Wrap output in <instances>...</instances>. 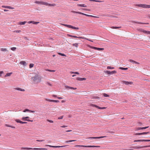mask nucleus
I'll return each instance as SVG.
<instances>
[{
    "mask_svg": "<svg viewBox=\"0 0 150 150\" xmlns=\"http://www.w3.org/2000/svg\"><path fill=\"white\" fill-rule=\"evenodd\" d=\"M14 89L15 90L20 91H25L24 89H22L20 88H14Z\"/></svg>",
    "mask_w": 150,
    "mask_h": 150,
    "instance_id": "f3484780",
    "label": "nucleus"
},
{
    "mask_svg": "<svg viewBox=\"0 0 150 150\" xmlns=\"http://www.w3.org/2000/svg\"><path fill=\"white\" fill-rule=\"evenodd\" d=\"M149 133V132H144L142 133H136L135 134V135H143V134H147Z\"/></svg>",
    "mask_w": 150,
    "mask_h": 150,
    "instance_id": "9d476101",
    "label": "nucleus"
},
{
    "mask_svg": "<svg viewBox=\"0 0 150 150\" xmlns=\"http://www.w3.org/2000/svg\"><path fill=\"white\" fill-rule=\"evenodd\" d=\"M103 95L105 97H108L109 96L107 94L105 93H103Z\"/></svg>",
    "mask_w": 150,
    "mask_h": 150,
    "instance_id": "2f4dec72",
    "label": "nucleus"
},
{
    "mask_svg": "<svg viewBox=\"0 0 150 150\" xmlns=\"http://www.w3.org/2000/svg\"><path fill=\"white\" fill-rule=\"evenodd\" d=\"M104 50L103 48H98L97 50Z\"/></svg>",
    "mask_w": 150,
    "mask_h": 150,
    "instance_id": "58836bf2",
    "label": "nucleus"
},
{
    "mask_svg": "<svg viewBox=\"0 0 150 150\" xmlns=\"http://www.w3.org/2000/svg\"><path fill=\"white\" fill-rule=\"evenodd\" d=\"M21 149H27L30 150L33 149V150H47V149L46 148H25V147H22Z\"/></svg>",
    "mask_w": 150,
    "mask_h": 150,
    "instance_id": "7ed1b4c3",
    "label": "nucleus"
},
{
    "mask_svg": "<svg viewBox=\"0 0 150 150\" xmlns=\"http://www.w3.org/2000/svg\"><path fill=\"white\" fill-rule=\"evenodd\" d=\"M141 30L142 32H144V33H148V34H149V31L145 30H143L142 29H141Z\"/></svg>",
    "mask_w": 150,
    "mask_h": 150,
    "instance_id": "aec40b11",
    "label": "nucleus"
},
{
    "mask_svg": "<svg viewBox=\"0 0 150 150\" xmlns=\"http://www.w3.org/2000/svg\"><path fill=\"white\" fill-rule=\"evenodd\" d=\"M29 112L31 113H34L35 112V111L30 110Z\"/></svg>",
    "mask_w": 150,
    "mask_h": 150,
    "instance_id": "052dcab7",
    "label": "nucleus"
},
{
    "mask_svg": "<svg viewBox=\"0 0 150 150\" xmlns=\"http://www.w3.org/2000/svg\"><path fill=\"white\" fill-rule=\"evenodd\" d=\"M77 5L78 6H80V7H86V5L85 4H78Z\"/></svg>",
    "mask_w": 150,
    "mask_h": 150,
    "instance_id": "4be33fe9",
    "label": "nucleus"
},
{
    "mask_svg": "<svg viewBox=\"0 0 150 150\" xmlns=\"http://www.w3.org/2000/svg\"><path fill=\"white\" fill-rule=\"evenodd\" d=\"M32 79H33L34 82H36L37 81V83H38L41 81V77L38 75H36L34 77H32Z\"/></svg>",
    "mask_w": 150,
    "mask_h": 150,
    "instance_id": "f03ea898",
    "label": "nucleus"
},
{
    "mask_svg": "<svg viewBox=\"0 0 150 150\" xmlns=\"http://www.w3.org/2000/svg\"><path fill=\"white\" fill-rule=\"evenodd\" d=\"M36 141H38V142H43L44 141V140H36Z\"/></svg>",
    "mask_w": 150,
    "mask_h": 150,
    "instance_id": "6e6d98bb",
    "label": "nucleus"
},
{
    "mask_svg": "<svg viewBox=\"0 0 150 150\" xmlns=\"http://www.w3.org/2000/svg\"><path fill=\"white\" fill-rule=\"evenodd\" d=\"M90 47L91 48H92V49H94L95 50H97L98 47H92V46H90Z\"/></svg>",
    "mask_w": 150,
    "mask_h": 150,
    "instance_id": "f704fd0d",
    "label": "nucleus"
},
{
    "mask_svg": "<svg viewBox=\"0 0 150 150\" xmlns=\"http://www.w3.org/2000/svg\"><path fill=\"white\" fill-rule=\"evenodd\" d=\"M21 31L20 30H16V31H14V32H16V33H19V32H20Z\"/></svg>",
    "mask_w": 150,
    "mask_h": 150,
    "instance_id": "4d7b16f0",
    "label": "nucleus"
},
{
    "mask_svg": "<svg viewBox=\"0 0 150 150\" xmlns=\"http://www.w3.org/2000/svg\"><path fill=\"white\" fill-rule=\"evenodd\" d=\"M140 129H142V127H137L136 128V130H140Z\"/></svg>",
    "mask_w": 150,
    "mask_h": 150,
    "instance_id": "79ce46f5",
    "label": "nucleus"
},
{
    "mask_svg": "<svg viewBox=\"0 0 150 150\" xmlns=\"http://www.w3.org/2000/svg\"><path fill=\"white\" fill-rule=\"evenodd\" d=\"M91 105L92 106H94L95 107L97 108H98V106L97 105H94L93 104H91Z\"/></svg>",
    "mask_w": 150,
    "mask_h": 150,
    "instance_id": "37998d69",
    "label": "nucleus"
},
{
    "mask_svg": "<svg viewBox=\"0 0 150 150\" xmlns=\"http://www.w3.org/2000/svg\"><path fill=\"white\" fill-rule=\"evenodd\" d=\"M85 39L86 40H88V41H91V42H93V41H92V40H89V39H88V38H85Z\"/></svg>",
    "mask_w": 150,
    "mask_h": 150,
    "instance_id": "864d4df0",
    "label": "nucleus"
},
{
    "mask_svg": "<svg viewBox=\"0 0 150 150\" xmlns=\"http://www.w3.org/2000/svg\"><path fill=\"white\" fill-rule=\"evenodd\" d=\"M73 27L74 26H72V25H69V28H72L73 29Z\"/></svg>",
    "mask_w": 150,
    "mask_h": 150,
    "instance_id": "680f3d73",
    "label": "nucleus"
},
{
    "mask_svg": "<svg viewBox=\"0 0 150 150\" xmlns=\"http://www.w3.org/2000/svg\"><path fill=\"white\" fill-rule=\"evenodd\" d=\"M15 121L16 122H17L18 123H20L21 124H22L27 123V122H22V121L18 119H16V120Z\"/></svg>",
    "mask_w": 150,
    "mask_h": 150,
    "instance_id": "9b49d317",
    "label": "nucleus"
},
{
    "mask_svg": "<svg viewBox=\"0 0 150 150\" xmlns=\"http://www.w3.org/2000/svg\"><path fill=\"white\" fill-rule=\"evenodd\" d=\"M46 84L48 85H49L50 86H52V84H51L50 83H49L48 82H47L46 83Z\"/></svg>",
    "mask_w": 150,
    "mask_h": 150,
    "instance_id": "de8ad7c7",
    "label": "nucleus"
},
{
    "mask_svg": "<svg viewBox=\"0 0 150 150\" xmlns=\"http://www.w3.org/2000/svg\"><path fill=\"white\" fill-rule=\"evenodd\" d=\"M119 69L122 70H127L128 69L127 68H123L122 67H120Z\"/></svg>",
    "mask_w": 150,
    "mask_h": 150,
    "instance_id": "a878e982",
    "label": "nucleus"
},
{
    "mask_svg": "<svg viewBox=\"0 0 150 150\" xmlns=\"http://www.w3.org/2000/svg\"><path fill=\"white\" fill-rule=\"evenodd\" d=\"M149 127V126L148 127H142V129H145L146 128H148Z\"/></svg>",
    "mask_w": 150,
    "mask_h": 150,
    "instance_id": "603ef678",
    "label": "nucleus"
},
{
    "mask_svg": "<svg viewBox=\"0 0 150 150\" xmlns=\"http://www.w3.org/2000/svg\"><path fill=\"white\" fill-rule=\"evenodd\" d=\"M121 27H114L112 26L111 27V28L113 29H117L121 28Z\"/></svg>",
    "mask_w": 150,
    "mask_h": 150,
    "instance_id": "cd10ccee",
    "label": "nucleus"
},
{
    "mask_svg": "<svg viewBox=\"0 0 150 150\" xmlns=\"http://www.w3.org/2000/svg\"><path fill=\"white\" fill-rule=\"evenodd\" d=\"M71 74H79V73L78 72H71Z\"/></svg>",
    "mask_w": 150,
    "mask_h": 150,
    "instance_id": "a19ab883",
    "label": "nucleus"
},
{
    "mask_svg": "<svg viewBox=\"0 0 150 150\" xmlns=\"http://www.w3.org/2000/svg\"><path fill=\"white\" fill-rule=\"evenodd\" d=\"M46 146H49L50 147H53V148H59L60 147V146H51L50 145H46Z\"/></svg>",
    "mask_w": 150,
    "mask_h": 150,
    "instance_id": "a211bd4d",
    "label": "nucleus"
},
{
    "mask_svg": "<svg viewBox=\"0 0 150 150\" xmlns=\"http://www.w3.org/2000/svg\"><path fill=\"white\" fill-rule=\"evenodd\" d=\"M25 121H27L28 122H33V120H28V119H25Z\"/></svg>",
    "mask_w": 150,
    "mask_h": 150,
    "instance_id": "49530a36",
    "label": "nucleus"
},
{
    "mask_svg": "<svg viewBox=\"0 0 150 150\" xmlns=\"http://www.w3.org/2000/svg\"><path fill=\"white\" fill-rule=\"evenodd\" d=\"M52 96L53 97H57V96L56 95H52Z\"/></svg>",
    "mask_w": 150,
    "mask_h": 150,
    "instance_id": "774afa93",
    "label": "nucleus"
},
{
    "mask_svg": "<svg viewBox=\"0 0 150 150\" xmlns=\"http://www.w3.org/2000/svg\"><path fill=\"white\" fill-rule=\"evenodd\" d=\"M135 6H138L139 7L143 8H150V5L143 4H136L135 5Z\"/></svg>",
    "mask_w": 150,
    "mask_h": 150,
    "instance_id": "20e7f679",
    "label": "nucleus"
},
{
    "mask_svg": "<svg viewBox=\"0 0 150 150\" xmlns=\"http://www.w3.org/2000/svg\"><path fill=\"white\" fill-rule=\"evenodd\" d=\"M72 142V141L71 140H70L67 141H66V143H69V142Z\"/></svg>",
    "mask_w": 150,
    "mask_h": 150,
    "instance_id": "3c124183",
    "label": "nucleus"
},
{
    "mask_svg": "<svg viewBox=\"0 0 150 150\" xmlns=\"http://www.w3.org/2000/svg\"><path fill=\"white\" fill-rule=\"evenodd\" d=\"M65 87L66 88H68L70 89H73V90H76V88H74L73 87H70V86H65Z\"/></svg>",
    "mask_w": 150,
    "mask_h": 150,
    "instance_id": "ddd939ff",
    "label": "nucleus"
},
{
    "mask_svg": "<svg viewBox=\"0 0 150 150\" xmlns=\"http://www.w3.org/2000/svg\"><path fill=\"white\" fill-rule=\"evenodd\" d=\"M39 23V22H35L34 21H33V24H37L38 23Z\"/></svg>",
    "mask_w": 150,
    "mask_h": 150,
    "instance_id": "e433bc0d",
    "label": "nucleus"
},
{
    "mask_svg": "<svg viewBox=\"0 0 150 150\" xmlns=\"http://www.w3.org/2000/svg\"><path fill=\"white\" fill-rule=\"evenodd\" d=\"M73 29L76 30H78L79 29V28L78 27H73Z\"/></svg>",
    "mask_w": 150,
    "mask_h": 150,
    "instance_id": "8fccbe9b",
    "label": "nucleus"
},
{
    "mask_svg": "<svg viewBox=\"0 0 150 150\" xmlns=\"http://www.w3.org/2000/svg\"><path fill=\"white\" fill-rule=\"evenodd\" d=\"M77 38H79V39L82 38V39H85V38H83V37H77Z\"/></svg>",
    "mask_w": 150,
    "mask_h": 150,
    "instance_id": "bf43d9fd",
    "label": "nucleus"
},
{
    "mask_svg": "<svg viewBox=\"0 0 150 150\" xmlns=\"http://www.w3.org/2000/svg\"><path fill=\"white\" fill-rule=\"evenodd\" d=\"M114 69V68L113 67H112L111 66H108L107 67V69Z\"/></svg>",
    "mask_w": 150,
    "mask_h": 150,
    "instance_id": "bb28decb",
    "label": "nucleus"
},
{
    "mask_svg": "<svg viewBox=\"0 0 150 150\" xmlns=\"http://www.w3.org/2000/svg\"><path fill=\"white\" fill-rule=\"evenodd\" d=\"M1 50L2 51L5 52L7 51L8 52V50H7L5 48H1Z\"/></svg>",
    "mask_w": 150,
    "mask_h": 150,
    "instance_id": "b1692460",
    "label": "nucleus"
},
{
    "mask_svg": "<svg viewBox=\"0 0 150 150\" xmlns=\"http://www.w3.org/2000/svg\"><path fill=\"white\" fill-rule=\"evenodd\" d=\"M2 7L4 8H8L11 9H13V8H12L11 6H2Z\"/></svg>",
    "mask_w": 150,
    "mask_h": 150,
    "instance_id": "6ab92c4d",
    "label": "nucleus"
},
{
    "mask_svg": "<svg viewBox=\"0 0 150 150\" xmlns=\"http://www.w3.org/2000/svg\"><path fill=\"white\" fill-rule=\"evenodd\" d=\"M129 61L131 62V63H132L133 64H139V63L137 62H136L133 60H131V59H129Z\"/></svg>",
    "mask_w": 150,
    "mask_h": 150,
    "instance_id": "f8f14e48",
    "label": "nucleus"
},
{
    "mask_svg": "<svg viewBox=\"0 0 150 150\" xmlns=\"http://www.w3.org/2000/svg\"><path fill=\"white\" fill-rule=\"evenodd\" d=\"M12 74V72H11L10 73H7L5 76V77L6 76H9L11 75Z\"/></svg>",
    "mask_w": 150,
    "mask_h": 150,
    "instance_id": "393cba45",
    "label": "nucleus"
},
{
    "mask_svg": "<svg viewBox=\"0 0 150 150\" xmlns=\"http://www.w3.org/2000/svg\"><path fill=\"white\" fill-rule=\"evenodd\" d=\"M90 17H94V18H97V17H98L94 16H92V15H90Z\"/></svg>",
    "mask_w": 150,
    "mask_h": 150,
    "instance_id": "69168bd1",
    "label": "nucleus"
},
{
    "mask_svg": "<svg viewBox=\"0 0 150 150\" xmlns=\"http://www.w3.org/2000/svg\"><path fill=\"white\" fill-rule=\"evenodd\" d=\"M60 127H62V128H64V127H67V126H65V125H63V126H61Z\"/></svg>",
    "mask_w": 150,
    "mask_h": 150,
    "instance_id": "13d9d810",
    "label": "nucleus"
},
{
    "mask_svg": "<svg viewBox=\"0 0 150 150\" xmlns=\"http://www.w3.org/2000/svg\"><path fill=\"white\" fill-rule=\"evenodd\" d=\"M33 21H29L28 22V23H33Z\"/></svg>",
    "mask_w": 150,
    "mask_h": 150,
    "instance_id": "0e129e2a",
    "label": "nucleus"
},
{
    "mask_svg": "<svg viewBox=\"0 0 150 150\" xmlns=\"http://www.w3.org/2000/svg\"><path fill=\"white\" fill-rule=\"evenodd\" d=\"M143 142H150V140L147 139V140H143Z\"/></svg>",
    "mask_w": 150,
    "mask_h": 150,
    "instance_id": "09e8293b",
    "label": "nucleus"
},
{
    "mask_svg": "<svg viewBox=\"0 0 150 150\" xmlns=\"http://www.w3.org/2000/svg\"><path fill=\"white\" fill-rule=\"evenodd\" d=\"M75 147H86V148H90V147H100V146H84V145H76L75 146Z\"/></svg>",
    "mask_w": 150,
    "mask_h": 150,
    "instance_id": "39448f33",
    "label": "nucleus"
},
{
    "mask_svg": "<svg viewBox=\"0 0 150 150\" xmlns=\"http://www.w3.org/2000/svg\"><path fill=\"white\" fill-rule=\"evenodd\" d=\"M16 48V47H13L11 48V50L13 51H15Z\"/></svg>",
    "mask_w": 150,
    "mask_h": 150,
    "instance_id": "72a5a7b5",
    "label": "nucleus"
},
{
    "mask_svg": "<svg viewBox=\"0 0 150 150\" xmlns=\"http://www.w3.org/2000/svg\"><path fill=\"white\" fill-rule=\"evenodd\" d=\"M131 22L132 23H138L139 24H148L149 23H140V22H135L134 21H132Z\"/></svg>",
    "mask_w": 150,
    "mask_h": 150,
    "instance_id": "4468645a",
    "label": "nucleus"
},
{
    "mask_svg": "<svg viewBox=\"0 0 150 150\" xmlns=\"http://www.w3.org/2000/svg\"><path fill=\"white\" fill-rule=\"evenodd\" d=\"M72 12L73 13H77L81 14H82L83 15H85L87 16L90 17V15L86 14H85V13H81L80 12H77V11H72Z\"/></svg>",
    "mask_w": 150,
    "mask_h": 150,
    "instance_id": "6e6552de",
    "label": "nucleus"
},
{
    "mask_svg": "<svg viewBox=\"0 0 150 150\" xmlns=\"http://www.w3.org/2000/svg\"><path fill=\"white\" fill-rule=\"evenodd\" d=\"M47 121L49 122H50V123H53V121L52 120H47Z\"/></svg>",
    "mask_w": 150,
    "mask_h": 150,
    "instance_id": "a18cd8bd",
    "label": "nucleus"
},
{
    "mask_svg": "<svg viewBox=\"0 0 150 150\" xmlns=\"http://www.w3.org/2000/svg\"><path fill=\"white\" fill-rule=\"evenodd\" d=\"M29 111H30V110H29L27 109H25L23 112H25L27 111H28V112H29Z\"/></svg>",
    "mask_w": 150,
    "mask_h": 150,
    "instance_id": "ea45409f",
    "label": "nucleus"
},
{
    "mask_svg": "<svg viewBox=\"0 0 150 150\" xmlns=\"http://www.w3.org/2000/svg\"><path fill=\"white\" fill-rule=\"evenodd\" d=\"M150 145L149 146H134L132 148L134 149H140L142 148H144V147H150Z\"/></svg>",
    "mask_w": 150,
    "mask_h": 150,
    "instance_id": "0eeeda50",
    "label": "nucleus"
},
{
    "mask_svg": "<svg viewBox=\"0 0 150 150\" xmlns=\"http://www.w3.org/2000/svg\"><path fill=\"white\" fill-rule=\"evenodd\" d=\"M63 117H64V116H61L60 117H58V119H62L63 118Z\"/></svg>",
    "mask_w": 150,
    "mask_h": 150,
    "instance_id": "c03bdc74",
    "label": "nucleus"
},
{
    "mask_svg": "<svg viewBox=\"0 0 150 150\" xmlns=\"http://www.w3.org/2000/svg\"><path fill=\"white\" fill-rule=\"evenodd\" d=\"M86 79L84 78H77V80L79 81H83Z\"/></svg>",
    "mask_w": 150,
    "mask_h": 150,
    "instance_id": "dca6fc26",
    "label": "nucleus"
},
{
    "mask_svg": "<svg viewBox=\"0 0 150 150\" xmlns=\"http://www.w3.org/2000/svg\"><path fill=\"white\" fill-rule=\"evenodd\" d=\"M105 136H102V137H89L88 138L89 139H100L101 138H103L104 137H105Z\"/></svg>",
    "mask_w": 150,
    "mask_h": 150,
    "instance_id": "1a4fd4ad",
    "label": "nucleus"
},
{
    "mask_svg": "<svg viewBox=\"0 0 150 150\" xmlns=\"http://www.w3.org/2000/svg\"><path fill=\"white\" fill-rule=\"evenodd\" d=\"M54 100H49V102H54Z\"/></svg>",
    "mask_w": 150,
    "mask_h": 150,
    "instance_id": "338daca9",
    "label": "nucleus"
},
{
    "mask_svg": "<svg viewBox=\"0 0 150 150\" xmlns=\"http://www.w3.org/2000/svg\"><path fill=\"white\" fill-rule=\"evenodd\" d=\"M26 23V21H24L21 22L20 23V25H23L25 24Z\"/></svg>",
    "mask_w": 150,
    "mask_h": 150,
    "instance_id": "7c9ffc66",
    "label": "nucleus"
},
{
    "mask_svg": "<svg viewBox=\"0 0 150 150\" xmlns=\"http://www.w3.org/2000/svg\"><path fill=\"white\" fill-rule=\"evenodd\" d=\"M35 3L37 4L44 5L46 6H56V4H50L46 2H43L42 1H36L35 2Z\"/></svg>",
    "mask_w": 150,
    "mask_h": 150,
    "instance_id": "f257e3e1",
    "label": "nucleus"
},
{
    "mask_svg": "<svg viewBox=\"0 0 150 150\" xmlns=\"http://www.w3.org/2000/svg\"><path fill=\"white\" fill-rule=\"evenodd\" d=\"M73 46L76 47H77L78 46V43H77L73 44Z\"/></svg>",
    "mask_w": 150,
    "mask_h": 150,
    "instance_id": "c756f323",
    "label": "nucleus"
},
{
    "mask_svg": "<svg viewBox=\"0 0 150 150\" xmlns=\"http://www.w3.org/2000/svg\"><path fill=\"white\" fill-rule=\"evenodd\" d=\"M143 140H137V142H143Z\"/></svg>",
    "mask_w": 150,
    "mask_h": 150,
    "instance_id": "5fc2aeb1",
    "label": "nucleus"
},
{
    "mask_svg": "<svg viewBox=\"0 0 150 150\" xmlns=\"http://www.w3.org/2000/svg\"><path fill=\"white\" fill-rule=\"evenodd\" d=\"M91 1H95L96 2H103V1H99V0H92Z\"/></svg>",
    "mask_w": 150,
    "mask_h": 150,
    "instance_id": "c85d7f7f",
    "label": "nucleus"
},
{
    "mask_svg": "<svg viewBox=\"0 0 150 150\" xmlns=\"http://www.w3.org/2000/svg\"><path fill=\"white\" fill-rule=\"evenodd\" d=\"M90 47L91 48H92V49H94L95 50H97L98 47H92V46H90Z\"/></svg>",
    "mask_w": 150,
    "mask_h": 150,
    "instance_id": "c9c22d12",
    "label": "nucleus"
},
{
    "mask_svg": "<svg viewBox=\"0 0 150 150\" xmlns=\"http://www.w3.org/2000/svg\"><path fill=\"white\" fill-rule=\"evenodd\" d=\"M104 72L105 73H107L108 74H115L117 72L115 71H104Z\"/></svg>",
    "mask_w": 150,
    "mask_h": 150,
    "instance_id": "423d86ee",
    "label": "nucleus"
},
{
    "mask_svg": "<svg viewBox=\"0 0 150 150\" xmlns=\"http://www.w3.org/2000/svg\"><path fill=\"white\" fill-rule=\"evenodd\" d=\"M124 83L126 85H128L129 84H131L132 83V82H129L128 81H124Z\"/></svg>",
    "mask_w": 150,
    "mask_h": 150,
    "instance_id": "412c9836",
    "label": "nucleus"
},
{
    "mask_svg": "<svg viewBox=\"0 0 150 150\" xmlns=\"http://www.w3.org/2000/svg\"><path fill=\"white\" fill-rule=\"evenodd\" d=\"M5 126L7 127H11L12 128H15V127L14 126H11V125H9L8 124H6L5 125Z\"/></svg>",
    "mask_w": 150,
    "mask_h": 150,
    "instance_id": "5701e85b",
    "label": "nucleus"
},
{
    "mask_svg": "<svg viewBox=\"0 0 150 150\" xmlns=\"http://www.w3.org/2000/svg\"><path fill=\"white\" fill-rule=\"evenodd\" d=\"M59 102V101L58 100H54V102H56V103H58Z\"/></svg>",
    "mask_w": 150,
    "mask_h": 150,
    "instance_id": "e2e57ef3",
    "label": "nucleus"
},
{
    "mask_svg": "<svg viewBox=\"0 0 150 150\" xmlns=\"http://www.w3.org/2000/svg\"><path fill=\"white\" fill-rule=\"evenodd\" d=\"M59 55H61L62 56H66V55L64 54H62V53H59Z\"/></svg>",
    "mask_w": 150,
    "mask_h": 150,
    "instance_id": "4c0bfd02",
    "label": "nucleus"
},
{
    "mask_svg": "<svg viewBox=\"0 0 150 150\" xmlns=\"http://www.w3.org/2000/svg\"><path fill=\"white\" fill-rule=\"evenodd\" d=\"M20 63L24 66H25L26 65V62L24 61H21L20 62Z\"/></svg>",
    "mask_w": 150,
    "mask_h": 150,
    "instance_id": "2eb2a0df",
    "label": "nucleus"
},
{
    "mask_svg": "<svg viewBox=\"0 0 150 150\" xmlns=\"http://www.w3.org/2000/svg\"><path fill=\"white\" fill-rule=\"evenodd\" d=\"M34 66V64H30L29 65L30 68H31L33 67Z\"/></svg>",
    "mask_w": 150,
    "mask_h": 150,
    "instance_id": "473e14b6",
    "label": "nucleus"
}]
</instances>
